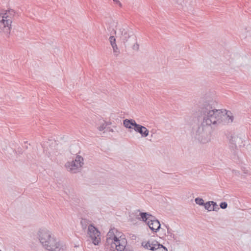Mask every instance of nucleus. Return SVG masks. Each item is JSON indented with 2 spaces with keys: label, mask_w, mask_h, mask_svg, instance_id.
<instances>
[{
  "label": "nucleus",
  "mask_w": 251,
  "mask_h": 251,
  "mask_svg": "<svg viewBox=\"0 0 251 251\" xmlns=\"http://www.w3.org/2000/svg\"><path fill=\"white\" fill-rule=\"evenodd\" d=\"M109 42L112 47L117 45L116 43V39L113 36H111L109 37Z\"/></svg>",
  "instance_id": "nucleus-20"
},
{
  "label": "nucleus",
  "mask_w": 251,
  "mask_h": 251,
  "mask_svg": "<svg viewBox=\"0 0 251 251\" xmlns=\"http://www.w3.org/2000/svg\"><path fill=\"white\" fill-rule=\"evenodd\" d=\"M87 237L92 243L97 246L100 242V232L94 225L89 226L87 230Z\"/></svg>",
  "instance_id": "nucleus-6"
},
{
  "label": "nucleus",
  "mask_w": 251,
  "mask_h": 251,
  "mask_svg": "<svg viewBox=\"0 0 251 251\" xmlns=\"http://www.w3.org/2000/svg\"><path fill=\"white\" fill-rule=\"evenodd\" d=\"M84 164L83 158L80 155H77L75 160L68 161L65 164V167L68 171L72 174L80 172Z\"/></svg>",
  "instance_id": "nucleus-5"
},
{
  "label": "nucleus",
  "mask_w": 251,
  "mask_h": 251,
  "mask_svg": "<svg viewBox=\"0 0 251 251\" xmlns=\"http://www.w3.org/2000/svg\"><path fill=\"white\" fill-rule=\"evenodd\" d=\"M15 15L13 9L0 13V32L8 36L10 32L12 19Z\"/></svg>",
  "instance_id": "nucleus-4"
},
{
  "label": "nucleus",
  "mask_w": 251,
  "mask_h": 251,
  "mask_svg": "<svg viewBox=\"0 0 251 251\" xmlns=\"http://www.w3.org/2000/svg\"><path fill=\"white\" fill-rule=\"evenodd\" d=\"M148 226L151 230L153 232H157L158 230L161 229L163 230V228H161V225L158 220H157L154 217V219H151L150 221L148 222Z\"/></svg>",
  "instance_id": "nucleus-8"
},
{
  "label": "nucleus",
  "mask_w": 251,
  "mask_h": 251,
  "mask_svg": "<svg viewBox=\"0 0 251 251\" xmlns=\"http://www.w3.org/2000/svg\"><path fill=\"white\" fill-rule=\"evenodd\" d=\"M140 215L142 221L145 222L147 224L148 222L151 219H154V217L147 212H140Z\"/></svg>",
  "instance_id": "nucleus-12"
},
{
  "label": "nucleus",
  "mask_w": 251,
  "mask_h": 251,
  "mask_svg": "<svg viewBox=\"0 0 251 251\" xmlns=\"http://www.w3.org/2000/svg\"><path fill=\"white\" fill-rule=\"evenodd\" d=\"M133 129L136 132L140 133L143 137H146L149 135V130L145 126L137 124Z\"/></svg>",
  "instance_id": "nucleus-9"
},
{
  "label": "nucleus",
  "mask_w": 251,
  "mask_h": 251,
  "mask_svg": "<svg viewBox=\"0 0 251 251\" xmlns=\"http://www.w3.org/2000/svg\"><path fill=\"white\" fill-rule=\"evenodd\" d=\"M110 124H111V123L106 122V125H107V126L110 125Z\"/></svg>",
  "instance_id": "nucleus-26"
},
{
  "label": "nucleus",
  "mask_w": 251,
  "mask_h": 251,
  "mask_svg": "<svg viewBox=\"0 0 251 251\" xmlns=\"http://www.w3.org/2000/svg\"><path fill=\"white\" fill-rule=\"evenodd\" d=\"M240 141H241V138L237 136H232L230 139V142L235 146H236L237 143H239Z\"/></svg>",
  "instance_id": "nucleus-15"
},
{
  "label": "nucleus",
  "mask_w": 251,
  "mask_h": 251,
  "mask_svg": "<svg viewBox=\"0 0 251 251\" xmlns=\"http://www.w3.org/2000/svg\"><path fill=\"white\" fill-rule=\"evenodd\" d=\"M202 143H205L206 142H207L208 141L207 140H202V139L201 140V141Z\"/></svg>",
  "instance_id": "nucleus-25"
},
{
  "label": "nucleus",
  "mask_w": 251,
  "mask_h": 251,
  "mask_svg": "<svg viewBox=\"0 0 251 251\" xmlns=\"http://www.w3.org/2000/svg\"><path fill=\"white\" fill-rule=\"evenodd\" d=\"M195 201L196 203V204L199 205H204V201L202 199L200 198H197L195 199Z\"/></svg>",
  "instance_id": "nucleus-18"
},
{
  "label": "nucleus",
  "mask_w": 251,
  "mask_h": 251,
  "mask_svg": "<svg viewBox=\"0 0 251 251\" xmlns=\"http://www.w3.org/2000/svg\"><path fill=\"white\" fill-rule=\"evenodd\" d=\"M38 236L43 247L49 251H64L66 249L65 246L57 241L47 229H40L38 232Z\"/></svg>",
  "instance_id": "nucleus-2"
},
{
  "label": "nucleus",
  "mask_w": 251,
  "mask_h": 251,
  "mask_svg": "<svg viewBox=\"0 0 251 251\" xmlns=\"http://www.w3.org/2000/svg\"><path fill=\"white\" fill-rule=\"evenodd\" d=\"M211 204L213 211H217L219 209V206L217 204L216 202L212 201Z\"/></svg>",
  "instance_id": "nucleus-21"
},
{
  "label": "nucleus",
  "mask_w": 251,
  "mask_h": 251,
  "mask_svg": "<svg viewBox=\"0 0 251 251\" xmlns=\"http://www.w3.org/2000/svg\"><path fill=\"white\" fill-rule=\"evenodd\" d=\"M142 246L146 249L152 251H156L161 248L164 249L165 251H168L166 247L159 244L156 240H149L147 242H143L142 243Z\"/></svg>",
  "instance_id": "nucleus-7"
},
{
  "label": "nucleus",
  "mask_w": 251,
  "mask_h": 251,
  "mask_svg": "<svg viewBox=\"0 0 251 251\" xmlns=\"http://www.w3.org/2000/svg\"><path fill=\"white\" fill-rule=\"evenodd\" d=\"M212 201H209L208 202H206L204 203V206L205 209H206L208 211H213L212 208V204H211Z\"/></svg>",
  "instance_id": "nucleus-17"
},
{
  "label": "nucleus",
  "mask_w": 251,
  "mask_h": 251,
  "mask_svg": "<svg viewBox=\"0 0 251 251\" xmlns=\"http://www.w3.org/2000/svg\"><path fill=\"white\" fill-rule=\"evenodd\" d=\"M113 1L116 2H119V1L118 0H113Z\"/></svg>",
  "instance_id": "nucleus-27"
},
{
  "label": "nucleus",
  "mask_w": 251,
  "mask_h": 251,
  "mask_svg": "<svg viewBox=\"0 0 251 251\" xmlns=\"http://www.w3.org/2000/svg\"><path fill=\"white\" fill-rule=\"evenodd\" d=\"M139 48V44L136 42L135 44L133 45L132 48L134 50H138Z\"/></svg>",
  "instance_id": "nucleus-24"
},
{
  "label": "nucleus",
  "mask_w": 251,
  "mask_h": 251,
  "mask_svg": "<svg viewBox=\"0 0 251 251\" xmlns=\"http://www.w3.org/2000/svg\"><path fill=\"white\" fill-rule=\"evenodd\" d=\"M0 251H1L0 250Z\"/></svg>",
  "instance_id": "nucleus-29"
},
{
  "label": "nucleus",
  "mask_w": 251,
  "mask_h": 251,
  "mask_svg": "<svg viewBox=\"0 0 251 251\" xmlns=\"http://www.w3.org/2000/svg\"><path fill=\"white\" fill-rule=\"evenodd\" d=\"M106 245L112 251H124L127 240L122 233L115 228H111L106 235Z\"/></svg>",
  "instance_id": "nucleus-3"
},
{
  "label": "nucleus",
  "mask_w": 251,
  "mask_h": 251,
  "mask_svg": "<svg viewBox=\"0 0 251 251\" xmlns=\"http://www.w3.org/2000/svg\"><path fill=\"white\" fill-rule=\"evenodd\" d=\"M107 125H106V122L103 120L102 122L101 123V125L98 126V129L99 131H103L106 127Z\"/></svg>",
  "instance_id": "nucleus-19"
},
{
  "label": "nucleus",
  "mask_w": 251,
  "mask_h": 251,
  "mask_svg": "<svg viewBox=\"0 0 251 251\" xmlns=\"http://www.w3.org/2000/svg\"><path fill=\"white\" fill-rule=\"evenodd\" d=\"M80 224L82 229H87V230H88L89 226H93V225L91 224V222L86 219H82L80 221Z\"/></svg>",
  "instance_id": "nucleus-13"
},
{
  "label": "nucleus",
  "mask_w": 251,
  "mask_h": 251,
  "mask_svg": "<svg viewBox=\"0 0 251 251\" xmlns=\"http://www.w3.org/2000/svg\"><path fill=\"white\" fill-rule=\"evenodd\" d=\"M137 124L136 123L135 121L133 119H126L123 121V125L126 128H132V126H134V127H135Z\"/></svg>",
  "instance_id": "nucleus-11"
},
{
  "label": "nucleus",
  "mask_w": 251,
  "mask_h": 251,
  "mask_svg": "<svg viewBox=\"0 0 251 251\" xmlns=\"http://www.w3.org/2000/svg\"><path fill=\"white\" fill-rule=\"evenodd\" d=\"M213 103L212 100L204 101L199 108L198 111L202 117V120L197 131L198 134L200 133L201 128L203 131L204 128L215 127L223 122L224 114L221 110L213 107Z\"/></svg>",
  "instance_id": "nucleus-1"
},
{
  "label": "nucleus",
  "mask_w": 251,
  "mask_h": 251,
  "mask_svg": "<svg viewBox=\"0 0 251 251\" xmlns=\"http://www.w3.org/2000/svg\"><path fill=\"white\" fill-rule=\"evenodd\" d=\"M206 134H205V133H203V135H201V136H205V135H206Z\"/></svg>",
  "instance_id": "nucleus-28"
},
{
  "label": "nucleus",
  "mask_w": 251,
  "mask_h": 251,
  "mask_svg": "<svg viewBox=\"0 0 251 251\" xmlns=\"http://www.w3.org/2000/svg\"><path fill=\"white\" fill-rule=\"evenodd\" d=\"M120 30L122 36V39L124 40V42H126L130 37L129 34L127 33V31L124 28H121Z\"/></svg>",
  "instance_id": "nucleus-14"
},
{
  "label": "nucleus",
  "mask_w": 251,
  "mask_h": 251,
  "mask_svg": "<svg viewBox=\"0 0 251 251\" xmlns=\"http://www.w3.org/2000/svg\"><path fill=\"white\" fill-rule=\"evenodd\" d=\"M226 116L228 118V122L229 123H232L233 121V119H234V117L232 115V113L229 111H227L226 112ZM225 116L224 115V117H225Z\"/></svg>",
  "instance_id": "nucleus-16"
},
{
  "label": "nucleus",
  "mask_w": 251,
  "mask_h": 251,
  "mask_svg": "<svg viewBox=\"0 0 251 251\" xmlns=\"http://www.w3.org/2000/svg\"><path fill=\"white\" fill-rule=\"evenodd\" d=\"M220 206L222 209H226L227 206V203L226 202H222L220 203Z\"/></svg>",
  "instance_id": "nucleus-23"
},
{
  "label": "nucleus",
  "mask_w": 251,
  "mask_h": 251,
  "mask_svg": "<svg viewBox=\"0 0 251 251\" xmlns=\"http://www.w3.org/2000/svg\"><path fill=\"white\" fill-rule=\"evenodd\" d=\"M113 52L115 53L116 55H117L119 53V49L117 47V46L116 45L115 46L112 47Z\"/></svg>",
  "instance_id": "nucleus-22"
},
{
  "label": "nucleus",
  "mask_w": 251,
  "mask_h": 251,
  "mask_svg": "<svg viewBox=\"0 0 251 251\" xmlns=\"http://www.w3.org/2000/svg\"><path fill=\"white\" fill-rule=\"evenodd\" d=\"M164 226L167 228V234L166 235L168 237L169 240H173L175 241H177V238L176 236L173 233V230L169 227L168 225H164Z\"/></svg>",
  "instance_id": "nucleus-10"
}]
</instances>
